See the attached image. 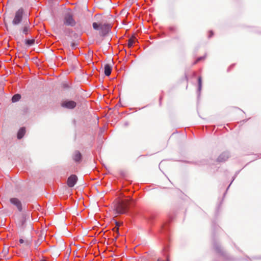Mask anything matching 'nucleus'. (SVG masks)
<instances>
[{
	"label": "nucleus",
	"instance_id": "nucleus-12",
	"mask_svg": "<svg viewBox=\"0 0 261 261\" xmlns=\"http://www.w3.org/2000/svg\"><path fill=\"white\" fill-rule=\"evenodd\" d=\"M25 132V128L24 127L21 128L17 134V137L18 139H21L23 137Z\"/></svg>",
	"mask_w": 261,
	"mask_h": 261
},
{
	"label": "nucleus",
	"instance_id": "nucleus-13",
	"mask_svg": "<svg viewBox=\"0 0 261 261\" xmlns=\"http://www.w3.org/2000/svg\"><path fill=\"white\" fill-rule=\"evenodd\" d=\"M20 98H21L20 95H19L18 94H15L12 97V100L14 102H16V101H18L20 99Z\"/></svg>",
	"mask_w": 261,
	"mask_h": 261
},
{
	"label": "nucleus",
	"instance_id": "nucleus-18",
	"mask_svg": "<svg viewBox=\"0 0 261 261\" xmlns=\"http://www.w3.org/2000/svg\"><path fill=\"white\" fill-rule=\"evenodd\" d=\"M158 261H169V260L168 259V256H167L166 258V259L164 260V259H162L160 258V259H158Z\"/></svg>",
	"mask_w": 261,
	"mask_h": 261
},
{
	"label": "nucleus",
	"instance_id": "nucleus-7",
	"mask_svg": "<svg viewBox=\"0 0 261 261\" xmlns=\"http://www.w3.org/2000/svg\"><path fill=\"white\" fill-rule=\"evenodd\" d=\"M62 106L68 109H73L76 106V103L73 101H65L62 102Z\"/></svg>",
	"mask_w": 261,
	"mask_h": 261
},
{
	"label": "nucleus",
	"instance_id": "nucleus-6",
	"mask_svg": "<svg viewBox=\"0 0 261 261\" xmlns=\"http://www.w3.org/2000/svg\"><path fill=\"white\" fill-rule=\"evenodd\" d=\"M11 203L15 205L19 211H21V203L20 201L17 198H12L10 200Z\"/></svg>",
	"mask_w": 261,
	"mask_h": 261
},
{
	"label": "nucleus",
	"instance_id": "nucleus-8",
	"mask_svg": "<svg viewBox=\"0 0 261 261\" xmlns=\"http://www.w3.org/2000/svg\"><path fill=\"white\" fill-rule=\"evenodd\" d=\"M111 67L108 64L106 65L105 66V74L106 75L109 76L111 73Z\"/></svg>",
	"mask_w": 261,
	"mask_h": 261
},
{
	"label": "nucleus",
	"instance_id": "nucleus-1",
	"mask_svg": "<svg viewBox=\"0 0 261 261\" xmlns=\"http://www.w3.org/2000/svg\"><path fill=\"white\" fill-rule=\"evenodd\" d=\"M130 201L126 199H119L117 202L115 210L117 214H124L127 211Z\"/></svg>",
	"mask_w": 261,
	"mask_h": 261
},
{
	"label": "nucleus",
	"instance_id": "nucleus-14",
	"mask_svg": "<svg viewBox=\"0 0 261 261\" xmlns=\"http://www.w3.org/2000/svg\"><path fill=\"white\" fill-rule=\"evenodd\" d=\"M29 32V27H27V26L24 27V28L23 29V33L24 34L27 35V34H28Z\"/></svg>",
	"mask_w": 261,
	"mask_h": 261
},
{
	"label": "nucleus",
	"instance_id": "nucleus-21",
	"mask_svg": "<svg viewBox=\"0 0 261 261\" xmlns=\"http://www.w3.org/2000/svg\"><path fill=\"white\" fill-rule=\"evenodd\" d=\"M41 261H46V260H41Z\"/></svg>",
	"mask_w": 261,
	"mask_h": 261
},
{
	"label": "nucleus",
	"instance_id": "nucleus-10",
	"mask_svg": "<svg viewBox=\"0 0 261 261\" xmlns=\"http://www.w3.org/2000/svg\"><path fill=\"white\" fill-rule=\"evenodd\" d=\"M228 158V155L227 153H224L221 154L218 158V160L219 162H223L226 161Z\"/></svg>",
	"mask_w": 261,
	"mask_h": 261
},
{
	"label": "nucleus",
	"instance_id": "nucleus-11",
	"mask_svg": "<svg viewBox=\"0 0 261 261\" xmlns=\"http://www.w3.org/2000/svg\"><path fill=\"white\" fill-rule=\"evenodd\" d=\"M136 42L135 37H132L128 40L127 45L129 48H131L134 45Z\"/></svg>",
	"mask_w": 261,
	"mask_h": 261
},
{
	"label": "nucleus",
	"instance_id": "nucleus-4",
	"mask_svg": "<svg viewBox=\"0 0 261 261\" xmlns=\"http://www.w3.org/2000/svg\"><path fill=\"white\" fill-rule=\"evenodd\" d=\"M23 10L22 9H19L15 13V15L14 18L13 20V23L15 25L19 24L21 21L22 15H23Z\"/></svg>",
	"mask_w": 261,
	"mask_h": 261
},
{
	"label": "nucleus",
	"instance_id": "nucleus-2",
	"mask_svg": "<svg viewBox=\"0 0 261 261\" xmlns=\"http://www.w3.org/2000/svg\"><path fill=\"white\" fill-rule=\"evenodd\" d=\"M93 27L95 30L99 29L101 31L100 34L102 35H105L109 30L108 25H99L96 22L93 23Z\"/></svg>",
	"mask_w": 261,
	"mask_h": 261
},
{
	"label": "nucleus",
	"instance_id": "nucleus-9",
	"mask_svg": "<svg viewBox=\"0 0 261 261\" xmlns=\"http://www.w3.org/2000/svg\"><path fill=\"white\" fill-rule=\"evenodd\" d=\"M81 154L79 151H75L73 154V160L75 162H79L81 160Z\"/></svg>",
	"mask_w": 261,
	"mask_h": 261
},
{
	"label": "nucleus",
	"instance_id": "nucleus-15",
	"mask_svg": "<svg viewBox=\"0 0 261 261\" xmlns=\"http://www.w3.org/2000/svg\"><path fill=\"white\" fill-rule=\"evenodd\" d=\"M34 43V40H28L27 41V43L29 44V45H32Z\"/></svg>",
	"mask_w": 261,
	"mask_h": 261
},
{
	"label": "nucleus",
	"instance_id": "nucleus-17",
	"mask_svg": "<svg viewBox=\"0 0 261 261\" xmlns=\"http://www.w3.org/2000/svg\"><path fill=\"white\" fill-rule=\"evenodd\" d=\"M26 220V217L24 216H23L22 217V224L23 225Z\"/></svg>",
	"mask_w": 261,
	"mask_h": 261
},
{
	"label": "nucleus",
	"instance_id": "nucleus-16",
	"mask_svg": "<svg viewBox=\"0 0 261 261\" xmlns=\"http://www.w3.org/2000/svg\"><path fill=\"white\" fill-rule=\"evenodd\" d=\"M201 84H202L201 79V77H199L198 78V85H199V89H201Z\"/></svg>",
	"mask_w": 261,
	"mask_h": 261
},
{
	"label": "nucleus",
	"instance_id": "nucleus-19",
	"mask_svg": "<svg viewBox=\"0 0 261 261\" xmlns=\"http://www.w3.org/2000/svg\"><path fill=\"white\" fill-rule=\"evenodd\" d=\"M213 32H212V31H210V37L212 36H213Z\"/></svg>",
	"mask_w": 261,
	"mask_h": 261
},
{
	"label": "nucleus",
	"instance_id": "nucleus-20",
	"mask_svg": "<svg viewBox=\"0 0 261 261\" xmlns=\"http://www.w3.org/2000/svg\"><path fill=\"white\" fill-rule=\"evenodd\" d=\"M19 242H20V243L22 244L24 242V241L22 239H20Z\"/></svg>",
	"mask_w": 261,
	"mask_h": 261
},
{
	"label": "nucleus",
	"instance_id": "nucleus-5",
	"mask_svg": "<svg viewBox=\"0 0 261 261\" xmlns=\"http://www.w3.org/2000/svg\"><path fill=\"white\" fill-rule=\"evenodd\" d=\"M77 180V178L76 175H72L68 177L67 180L68 186L70 187H73L76 184Z\"/></svg>",
	"mask_w": 261,
	"mask_h": 261
},
{
	"label": "nucleus",
	"instance_id": "nucleus-3",
	"mask_svg": "<svg viewBox=\"0 0 261 261\" xmlns=\"http://www.w3.org/2000/svg\"><path fill=\"white\" fill-rule=\"evenodd\" d=\"M64 23L66 25L73 26L75 22L73 18V16L70 12H68L65 15Z\"/></svg>",
	"mask_w": 261,
	"mask_h": 261
}]
</instances>
